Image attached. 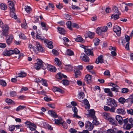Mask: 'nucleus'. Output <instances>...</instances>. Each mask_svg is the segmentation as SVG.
I'll use <instances>...</instances> for the list:
<instances>
[{"mask_svg": "<svg viewBox=\"0 0 133 133\" xmlns=\"http://www.w3.org/2000/svg\"><path fill=\"white\" fill-rule=\"evenodd\" d=\"M127 111L128 114L133 115V109H129L127 110Z\"/></svg>", "mask_w": 133, "mask_h": 133, "instance_id": "obj_59", "label": "nucleus"}, {"mask_svg": "<svg viewBox=\"0 0 133 133\" xmlns=\"http://www.w3.org/2000/svg\"><path fill=\"white\" fill-rule=\"evenodd\" d=\"M126 103H133V96L132 95L129 96V97L126 99Z\"/></svg>", "mask_w": 133, "mask_h": 133, "instance_id": "obj_24", "label": "nucleus"}, {"mask_svg": "<svg viewBox=\"0 0 133 133\" xmlns=\"http://www.w3.org/2000/svg\"><path fill=\"white\" fill-rule=\"evenodd\" d=\"M132 127H133V123L130 124H127L123 125V128L124 129L127 130H130L131 128Z\"/></svg>", "mask_w": 133, "mask_h": 133, "instance_id": "obj_19", "label": "nucleus"}, {"mask_svg": "<svg viewBox=\"0 0 133 133\" xmlns=\"http://www.w3.org/2000/svg\"><path fill=\"white\" fill-rule=\"evenodd\" d=\"M15 128V126L14 125H12L10 126H9V130L10 131H12L14 130Z\"/></svg>", "mask_w": 133, "mask_h": 133, "instance_id": "obj_60", "label": "nucleus"}, {"mask_svg": "<svg viewBox=\"0 0 133 133\" xmlns=\"http://www.w3.org/2000/svg\"><path fill=\"white\" fill-rule=\"evenodd\" d=\"M2 34L4 36H6L9 34V28L6 24L3 25L2 27Z\"/></svg>", "mask_w": 133, "mask_h": 133, "instance_id": "obj_5", "label": "nucleus"}, {"mask_svg": "<svg viewBox=\"0 0 133 133\" xmlns=\"http://www.w3.org/2000/svg\"><path fill=\"white\" fill-rule=\"evenodd\" d=\"M10 94L11 96L14 97L16 95V94L15 91H12L10 92Z\"/></svg>", "mask_w": 133, "mask_h": 133, "instance_id": "obj_64", "label": "nucleus"}, {"mask_svg": "<svg viewBox=\"0 0 133 133\" xmlns=\"http://www.w3.org/2000/svg\"><path fill=\"white\" fill-rule=\"evenodd\" d=\"M103 56L102 55H101L98 58V60H96V63L98 64L99 63H102L103 62Z\"/></svg>", "mask_w": 133, "mask_h": 133, "instance_id": "obj_30", "label": "nucleus"}, {"mask_svg": "<svg viewBox=\"0 0 133 133\" xmlns=\"http://www.w3.org/2000/svg\"><path fill=\"white\" fill-rule=\"evenodd\" d=\"M65 68L68 71H71L73 70L72 67L70 65H66Z\"/></svg>", "mask_w": 133, "mask_h": 133, "instance_id": "obj_43", "label": "nucleus"}, {"mask_svg": "<svg viewBox=\"0 0 133 133\" xmlns=\"http://www.w3.org/2000/svg\"><path fill=\"white\" fill-rule=\"evenodd\" d=\"M116 118L120 124L121 125L122 124V120H123V119L120 116L117 115L116 116Z\"/></svg>", "mask_w": 133, "mask_h": 133, "instance_id": "obj_22", "label": "nucleus"}, {"mask_svg": "<svg viewBox=\"0 0 133 133\" xmlns=\"http://www.w3.org/2000/svg\"><path fill=\"white\" fill-rule=\"evenodd\" d=\"M87 36L90 38H93L94 35V33L93 32H91L89 31L87 34Z\"/></svg>", "mask_w": 133, "mask_h": 133, "instance_id": "obj_32", "label": "nucleus"}, {"mask_svg": "<svg viewBox=\"0 0 133 133\" xmlns=\"http://www.w3.org/2000/svg\"><path fill=\"white\" fill-rule=\"evenodd\" d=\"M108 30V28L106 26L100 27L97 28L96 30V33L98 35H102L104 32H106Z\"/></svg>", "mask_w": 133, "mask_h": 133, "instance_id": "obj_3", "label": "nucleus"}, {"mask_svg": "<svg viewBox=\"0 0 133 133\" xmlns=\"http://www.w3.org/2000/svg\"><path fill=\"white\" fill-rule=\"evenodd\" d=\"M66 54L69 56H72L74 55V53L73 51L71 50L68 49L67 50L66 52Z\"/></svg>", "mask_w": 133, "mask_h": 133, "instance_id": "obj_37", "label": "nucleus"}, {"mask_svg": "<svg viewBox=\"0 0 133 133\" xmlns=\"http://www.w3.org/2000/svg\"><path fill=\"white\" fill-rule=\"evenodd\" d=\"M93 41L95 45L97 46L99 44L100 41L99 39L95 38L93 39Z\"/></svg>", "mask_w": 133, "mask_h": 133, "instance_id": "obj_35", "label": "nucleus"}, {"mask_svg": "<svg viewBox=\"0 0 133 133\" xmlns=\"http://www.w3.org/2000/svg\"><path fill=\"white\" fill-rule=\"evenodd\" d=\"M44 42L46 44V46L50 49H52L53 48V45L52 44V42L51 41L47 39H45Z\"/></svg>", "mask_w": 133, "mask_h": 133, "instance_id": "obj_12", "label": "nucleus"}, {"mask_svg": "<svg viewBox=\"0 0 133 133\" xmlns=\"http://www.w3.org/2000/svg\"><path fill=\"white\" fill-rule=\"evenodd\" d=\"M113 10L115 13H118L119 11L118 8L116 6H114Z\"/></svg>", "mask_w": 133, "mask_h": 133, "instance_id": "obj_57", "label": "nucleus"}, {"mask_svg": "<svg viewBox=\"0 0 133 133\" xmlns=\"http://www.w3.org/2000/svg\"><path fill=\"white\" fill-rule=\"evenodd\" d=\"M108 121L110 122L112 124L115 125L116 123L115 122V121L114 119H112L110 116L109 118L107 119Z\"/></svg>", "mask_w": 133, "mask_h": 133, "instance_id": "obj_36", "label": "nucleus"}, {"mask_svg": "<svg viewBox=\"0 0 133 133\" xmlns=\"http://www.w3.org/2000/svg\"><path fill=\"white\" fill-rule=\"evenodd\" d=\"M20 52V51L16 48H15L14 50H7L6 51L4 52L3 54L5 56H9L14 54H18Z\"/></svg>", "mask_w": 133, "mask_h": 133, "instance_id": "obj_2", "label": "nucleus"}, {"mask_svg": "<svg viewBox=\"0 0 133 133\" xmlns=\"http://www.w3.org/2000/svg\"><path fill=\"white\" fill-rule=\"evenodd\" d=\"M25 9L27 13H29L30 11L31 10V9L30 7L27 6H25Z\"/></svg>", "mask_w": 133, "mask_h": 133, "instance_id": "obj_52", "label": "nucleus"}, {"mask_svg": "<svg viewBox=\"0 0 133 133\" xmlns=\"http://www.w3.org/2000/svg\"><path fill=\"white\" fill-rule=\"evenodd\" d=\"M44 65H45V66L46 68L48 70L50 71L53 72L56 71V69L55 66L51 65H48V64H44Z\"/></svg>", "mask_w": 133, "mask_h": 133, "instance_id": "obj_8", "label": "nucleus"}, {"mask_svg": "<svg viewBox=\"0 0 133 133\" xmlns=\"http://www.w3.org/2000/svg\"><path fill=\"white\" fill-rule=\"evenodd\" d=\"M102 116L105 119H107L110 116V114L106 112H104L102 114Z\"/></svg>", "mask_w": 133, "mask_h": 133, "instance_id": "obj_33", "label": "nucleus"}, {"mask_svg": "<svg viewBox=\"0 0 133 133\" xmlns=\"http://www.w3.org/2000/svg\"><path fill=\"white\" fill-rule=\"evenodd\" d=\"M0 6L1 9L3 10H6L7 8L6 5L3 3H2L0 5Z\"/></svg>", "mask_w": 133, "mask_h": 133, "instance_id": "obj_38", "label": "nucleus"}, {"mask_svg": "<svg viewBox=\"0 0 133 133\" xmlns=\"http://www.w3.org/2000/svg\"><path fill=\"white\" fill-rule=\"evenodd\" d=\"M36 39H38L41 41L44 40L45 38L43 36H41L38 35V34H36Z\"/></svg>", "mask_w": 133, "mask_h": 133, "instance_id": "obj_42", "label": "nucleus"}, {"mask_svg": "<svg viewBox=\"0 0 133 133\" xmlns=\"http://www.w3.org/2000/svg\"><path fill=\"white\" fill-rule=\"evenodd\" d=\"M69 131L71 133H75L77 131L76 129L73 128H71L70 129H69Z\"/></svg>", "mask_w": 133, "mask_h": 133, "instance_id": "obj_62", "label": "nucleus"}, {"mask_svg": "<svg viewBox=\"0 0 133 133\" xmlns=\"http://www.w3.org/2000/svg\"><path fill=\"white\" fill-rule=\"evenodd\" d=\"M62 83L64 85H67L69 84V81L66 79H63L62 81Z\"/></svg>", "mask_w": 133, "mask_h": 133, "instance_id": "obj_49", "label": "nucleus"}, {"mask_svg": "<svg viewBox=\"0 0 133 133\" xmlns=\"http://www.w3.org/2000/svg\"><path fill=\"white\" fill-rule=\"evenodd\" d=\"M57 29L61 34L64 35L65 34V31L63 28L58 27H57Z\"/></svg>", "mask_w": 133, "mask_h": 133, "instance_id": "obj_25", "label": "nucleus"}, {"mask_svg": "<svg viewBox=\"0 0 133 133\" xmlns=\"http://www.w3.org/2000/svg\"><path fill=\"white\" fill-rule=\"evenodd\" d=\"M125 41L127 42L126 44V46L125 47V49L128 50L129 49V41L130 39V37L128 35H125Z\"/></svg>", "mask_w": 133, "mask_h": 133, "instance_id": "obj_13", "label": "nucleus"}, {"mask_svg": "<svg viewBox=\"0 0 133 133\" xmlns=\"http://www.w3.org/2000/svg\"><path fill=\"white\" fill-rule=\"evenodd\" d=\"M74 72L75 77L76 78H78L79 76L81 75V72L77 68H75Z\"/></svg>", "mask_w": 133, "mask_h": 133, "instance_id": "obj_16", "label": "nucleus"}, {"mask_svg": "<svg viewBox=\"0 0 133 133\" xmlns=\"http://www.w3.org/2000/svg\"><path fill=\"white\" fill-rule=\"evenodd\" d=\"M36 49L38 51L42 52L44 51L41 45L40 44L39 42H36Z\"/></svg>", "mask_w": 133, "mask_h": 133, "instance_id": "obj_14", "label": "nucleus"}, {"mask_svg": "<svg viewBox=\"0 0 133 133\" xmlns=\"http://www.w3.org/2000/svg\"><path fill=\"white\" fill-rule=\"evenodd\" d=\"M26 75V73L24 71H21L20 73H18V77H25Z\"/></svg>", "mask_w": 133, "mask_h": 133, "instance_id": "obj_28", "label": "nucleus"}, {"mask_svg": "<svg viewBox=\"0 0 133 133\" xmlns=\"http://www.w3.org/2000/svg\"><path fill=\"white\" fill-rule=\"evenodd\" d=\"M90 116L92 118L95 117V112L94 110L93 109H90L89 111Z\"/></svg>", "mask_w": 133, "mask_h": 133, "instance_id": "obj_31", "label": "nucleus"}, {"mask_svg": "<svg viewBox=\"0 0 133 133\" xmlns=\"http://www.w3.org/2000/svg\"><path fill=\"white\" fill-rule=\"evenodd\" d=\"M66 24L67 25V27L69 28L70 30H72V23L70 21L67 22H66Z\"/></svg>", "mask_w": 133, "mask_h": 133, "instance_id": "obj_40", "label": "nucleus"}, {"mask_svg": "<svg viewBox=\"0 0 133 133\" xmlns=\"http://www.w3.org/2000/svg\"><path fill=\"white\" fill-rule=\"evenodd\" d=\"M14 38L13 37L12 35L10 34L8 37H7L6 38V41L8 45H10L12 42V41Z\"/></svg>", "mask_w": 133, "mask_h": 133, "instance_id": "obj_11", "label": "nucleus"}, {"mask_svg": "<svg viewBox=\"0 0 133 133\" xmlns=\"http://www.w3.org/2000/svg\"><path fill=\"white\" fill-rule=\"evenodd\" d=\"M64 17L65 19L67 20H70L71 19V16L67 14H65L64 16Z\"/></svg>", "mask_w": 133, "mask_h": 133, "instance_id": "obj_45", "label": "nucleus"}, {"mask_svg": "<svg viewBox=\"0 0 133 133\" xmlns=\"http://www.w3.org/2000/svg\"><path fill=\"white\" fill-rule=\"evenodd\" d=\"M111 17L112 19H113L115 20H116L119 18L118 15L117 14H113L111 16Z\"/></svg>", "mask_w": 133, "mask_h": 133, "instance_id": "obj_51", "label": "nucleus"}, {"mask_svg": "<svg viewBox=\"0 0 133 133\" xmlns=\"http://www.w3.org/2000/svg\"><path fill=\"white\" fill-rule=\"evenodd\" d=\"M41 24L43 30L47 31L48 29V26L46 23L44 22H41Z\"/></svg>", "mask_w": 133, "mask_h": 133, "instance_id": "obj_21", "label": "nucleus"}, {"mask_svg": "<svg viewBox=\"0 0 133 133\" xmlns=\"http://www.w3.org/2000/svg\"><path fill=\"white\" fill-rule=\"evenodd\" d=\"M75 40L78 42H81L83 41V39L80 36H78L77 38H75Z\"/></svg>", "mask_w": 133, "mask_h": 133, "instance_id": "obj_47", "label": "nucleus"}, {"mask_svg": "<svg viewBox=\"0 0 133 133\" xmlns=\"http://www.w3.org/2000/svg\"><path fill=\"white\" fill-rule=\"evenodd\" d=\"M108 105L110 107H117V104L115 100L113 98H109L107 99Z\"/></svg>", "mask_w": 133, "mask_h": 133, "instance_id": "obj_4", "label": "nucleus"}, {"mask_svg": "<svg viewBox=\"0 0 133 133\" xmlns=\"http://www.w3.org/2000/svg\"><path fill=\"white\" fill-rule=\"evenodd\" d=\"M14 3L11 1H8V6L10 8V11H15Z\"/></svg>", "mask_w": 133, "mask_h": 133, "instance_id": "obj_10", "label": "nucleus"}, {"mask_svg": "<svg viewBox=\"0 0 133 133\" xmlns=\"http://www.w3.org/2000/svg\"><path fill=\"white\" fill-rule=\"evenodd\" d=\"M113 31L116 33L117 36H119L121 34V28L117 25H115L114 26Z\"/></svg>", "mask_w": 133, "mask_h": 133, "instance_id": "obj_7", "label": "nucleus"}, {"mask_svg": "<svg viewBox=\"0 0 133 133\" xmlns=\"http://www.w3.org/2000/svg\"><path fill=\"white\" fill-rule=\"evenodd\" d=\"M5 101L8 104H11L13 102H14L11 99L9 98L6 99Z\"/></svg>", "mask_w": 133, "mask_h": 133, "instance_id": "obj_58", "label": "nucleus"}, {"mask_svg": "<svg viewBox=\"0 0 133 133\" xmlns=\"http://www.w3.org/2000/svg\"><path fill=\"white\" fill-rule=\"evenodd\" d=\"M37 63H35L34 64L35 68L36 70H39L41 68L43 70L46 69L44 63L40 59H37Z\"/></svg>", "mask_w": 133, "mask_h": 133, "instance_id": "obj_1", "label": "nucleus"}, {"mask_svg": "<svg viewBox=\"0 0 133 133\" xmlns=\"http://www.w3.org/2000/svg\"><path fill=\"white\" fill-rule=\"evenodd\" d=\"M42 82L43 85L45 86H47L48 85L45 79H42Z\"/></svg>", "mask_w": 133, "mask_h": 133, "instance_id": "obj_56", "label": "nucleus"}, {"mask_svg": "<svg viewBox=\"0 0 133 133\" xmlns=\"http://www.w3.org/2000/svg\"><path fill=\"white\" fill-rule=\"evenodd\" d=\"M14 11H10V16L12 18H13L15 19H16L17 18V17L16 15V14L14 12Z\"/></svg>", "mask_w": 133, "mask_h": 133, "instance_id": "obj_44", "label": "nucleus"}, {"mask_svg": "<svg viewBox=\"0 0 133 133\" xmlns=\"http://www.w3.org/2000/svg\"><path fill=\"white\" fill-rule=\"evenodd\" d=\"M55 63L57 65L59 66L60 65H61V62L59 59L58 58H55Z\"/></svg>", "mask_w": 133, "mask_h": 133, "instance_id": "obj_41", "label": "nucleus"}, {"mask_svg": "<svg viewBox=\"0 0 133 133\" xmlns=\"http://www.w3.org/2000/svg\"><path fill=\"white\" fill-rule=\"evenodd\" d=\"M129 91V89L127 88H124L122 89L121 92L122 93H126Z\"/></svg>", "mask_w": 133, "mask_h": 133, "instance_id": "obj_48", "label": "nucleus"}, {"mask_svg": "<svg viewBox=\"0 0 133 133\" xmlns=\"http://www.w3.org/2000/svg\"><path fill=\"white\" fill-rule=\"evenodd\" d=\"M53 90L55 91L60 92L61 93H63L64 91L61 89L56 87H54L53 88Z\"/></svg>", "mask_w": 133, "mask_h": 133, "instance_id": "obj_26", "label": "nucleus"}, {"mask_svg": "<svg viewBox=\"0 0 133 133\" xmlns=\"http://www.w3.org/2000/svg\"><path fill=\"white\" fill-rule=\"evenodd\" d=\"M129 121V119L128 118H126L124 119H123L122 120V124L124 123V125L127 124L128 123Z\"/></svg>", "mask_w": 133, "mask_h": 133, "instance_id": "obj_55", "label": "nucleus"}, {"mask_svg": "<svg viewBox=\"0 0 133 133\" xmlns=\"http://www.w3.org/2000/svg\"><path fill=\"white\" fill-rule=\"evenodd\" d=\"M84 80L87 83H90L91 81V76L88 74L86 75Z\"/></svg>", "mask_w": 133, "mask_h": 133, "instance_id": "obj_20", "label": "nucleus"}, {"mask_svg": "<svg viewBox=\"0 0 133 133\" xmlns=\"http://www.w3.org/2000/svg\"><path fill=\"white\" fill-rule=\"evenodd\" d=\"M63 74L59 72L56 75V77L57 78L60 79H62V78Z\"/></svg>", "mask_w": 133, "mask_h": 133, "instance_id": "obj_50", "label": "nucleus"}, {"mask_svg": "<svg viewBox=\"0 0 133 133\" xmlns=\"http://www.w3.org/2000/svg\"><path fill=\"white\" fill-rule=\"evenodd\" d=\"M48 113L50 114L51 116L55 118H57L58 117V115L54 111L52 110H49L48 111Z\"/></svg>", "mask_w": 133, "mask_h": 133, "instance_id": "obj_23", "label": "nucleus"}, {"mask_svg": "<svg viewBox=\"0 0 133 133\" xmlns=\"http://www.w3.org/2000/svg\"><path fill=\"white\" fill-rule=\"evenodd\" d=\"M54 121H55V123L57 124H60L62 123L63 121L62 118L60 117H58V119H56L55 118L54 119Z\"/></svg>", "mask_w": 133, "mask_h": 133, "instance_id": "obj_17", "label": "nucleus"}, {"mask_svg": "<svg viewBox=\"0 0 133 133\" xmlns=\"http://www.w3.org/2000/svg\"><path fill=\"white\" fill-rule=\"evenodd\" d=\"M118 101L121 104H124L126 102V99H125L123 97H121L118 99Z\"/></svg>", "mask_w": 133, "mask_h": 133, "instance_id": "obj_27", "label": "nucleus"}, {"mask_svg": "<svg viewBox=\"0 0 133 133\" xmlns=\"http://www.w3.org/2000/svg\"><path fill=\"white\" fill-rule=\"evenodd\" d=\"M120 5V9H122L123 7H124L125 8V10L126 11H127L128 10V7L126 6H124V4H122Z\"/></svg>", "mask_w": 133, "mask_h": 133, "instance_id": "obj_53", "label": "nucleus"}, {"mask_svg": "<svg viewBox=\"0 0 133 133\" xmlns=\"http://www.w3.org/2000/svg\"><path fill=\"white\" fill-rule=\"evenodd\" d=\"M116 112L118 114L122 115L124 114L126 112L124 108H122L117 109L116 111Z\"/></svg>", "mask_w": 133, "mask_h": 133, "instance_id": "obj_15", "label": "nucleus"}, {"mask_svg": "<svg viewBox=\"0 0 133 133\" xmlns=\"http://www.w3.org/2000/svg\"><path fill=\"white\" fill-rule=\"evenodd\" d=\"M84 52L85 53L88 55L94 56L93 52L90 49L85 48Z\"/></svg>", "mask_w": 133, "mask_h": 133, "instance_id": "obj_18", "label": "nucleus"}, {"mask_svg": "<svg viewBox=\"0 0 133 133\" xmlns=\"http://www.w3.org/2000/svg\"><path fill=\"white\" fill-rule=\"evenodd\" d=\"M25 106H24L19 105L18 107L16 109V111H18L22 110L25 108Z\"/></svg>", "mask_w": 133, "mask_h": 133, "instance_id": "obj_39", "label": "nucleus"}, {"mask_svg": "<svg viewBox=\"0 0 133 133\" xmlns=\"http://www.w3.org/2000/svg\"><path fill=\"white\" fill-rule=\"evenodd\" d=\"M78 98L79 99H83L84 96V92L82 91H79L78 93Z\"/></svg>", "mask_w": 133, "mask_h": 133, "instance_id": "obj_29", "label": "nucleus"}, {"mask_svg": "<svg viewBox=\"0 0 133 133\" xmlns=\"http://www.w3.org/2000/svg\"><path fill=\"white\" fill-rule=\"evenodd\" d=\"M73 111L74 112V114H77L78 110L77 108L75 107H73L72 108Z\"/></svg>", "mask_w": 133, "mask_h": 133, "instance_id": "obj_61", "label": "nucleus"}, {"mask_svg": "<svg viewBox=\"0 0 133 133\" xmlns=\"http://www.w3.org/2000/svg\"><path fill=\"white\" fill-rule=\"evenodd\" d=\"M0 84L3 87H5L7 83L5 81L0 79Z\"/></svg>", "mask_w": 133, "mask_h": 133, "instance_id": "obj_34", "label": "nucleus"}, {"mask_svg": "<svg viewBox=\"0 0 133 133\" xmlns=\"http://www.w3.org/2000/svg\"><path fill=\"white\" fill-rule=\"evenodd\" d=\"M72 26L77 28H78L79 27V25L78 24L75 23H72Z\"/></svg>", "mask_w": 133, "mask_h": 133, "instance_id": "obj_63", "label": "nucleus"}, {"mask_svg": "<svg viewBox=\"0 0 133 133\" xmlns=\"http://www.w3.org/2000/svg\"><path fill=\"white\" fill-rule=\"evenodd\" d=\"M106 133H117L116 131L114 130V129H108L107 132Z\"/></svg>", "mask_w": 133, "mask_h": 133, "instance_id": "obj_54", "label": "nucleus"}, {"mask_svg": "<svg viewBox=\"0 0 133 133\" xmlns=\"http://www.w3.org/2000/svg\"><path fill=\"white\" fill-rule=\"evenodd\" d=\"M81 59L83 61L87 62H89V58L84 53H82L80 56Z\"/></svg>", "mask_w": 133, "mask_h": 133, "instance_id": "obj_9", "label": "nucleus"}, {"mask_svg": "<svg viewBox=\"0 0 133 133\" xmlns=\"http://www.w3.org/2000/svg\"><path fill=\"white\" fill-rule=\"evenodd\" d=\"M85 128L88 130H92L94 126L92 124L88 121H87L85 124Z\"/></svg>", "mask_w": 133, "mask_h": 133, "instance_id": "obj_6", "label": "nucleus"}, {"mask_svg": "<svg viewBox=\"0 0 133 133\" xmlns=\"http://www.w3.org/2000/svg\"><path fill=\"white\" fill-rule=\"evenodd\" d=\"M92 118H93V123L94 124L96 125L98 124L99 123V122L97 120L96 118L95 117H93Z\"/></svg>", "mask_w": 133, "mask_h": 133, "instance_id": "obj_46", "label": "nucleus"}]
</instances>
